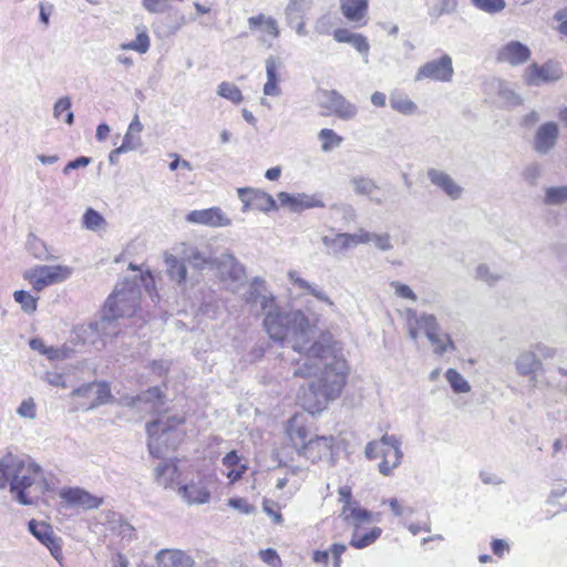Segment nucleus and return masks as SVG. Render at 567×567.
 Listing matches in <instances>:
<instances>
[{"mask_svg":"<svg viewBox=\"0 0 567 567\" xmlns=\"http://www.w3.org/2000/svg\"><path fill=\"white\" fill-rule=\"evenodd\" d=\"M264 327L272 340L287 342L300 354L293 375L317 377L302 396L306 411L316 414L341 393L346 384L347 361L338 353L337 342L330 332L318 334L301 310H284L272 306L266 310Z\"/></svg>","mask_w":567,"mask_h":567,"instance_id":"nucleus-1","label":"nucleus"},{"mask_svg":"<svg viewBox=\"0 0 567 567\" xmlns=\"http://www.w3.org/2000/svg\"><path fill=\"white\" fill-rule=\"evenodd\" d=\"M21 505H33L50 491L45 472L32 457L7 453L0 458V489Z\"/></svg>","mask_w":567,"mask_h":567,"instance_id":"nucleus-2","label":"nucleus"},{"mask_svg":"<svg viewBox=\"0 0 567 567\" xmlns=\"http://www.w3.org/2000/svg\"><path fill=\"white\" fill-rule=\"evenodd\" d=\"M184 423L185 416L181 414H159L150 422L146 426L150 454L155 458H164L169 451L175 450L184 437L185 432L181 429Z\"/></svg>","mask_w":567,"mask_h":567,"instance_id":"nucleus-3","label":"nucleus"},{"mask_svg":"<svg viewBox=\"0 0 567 567\" xmlns=\"http://www.w3.org/2000/svg\"><path fill=\"white\" fill-rule=\"evenodd\" d=\"M141 291L138 287L131 281L117 285L105 303L104 311L110 312L117 318L131 317L140 303Z\"/></svg>","mask_w":567,"mask_h":567,"instance_id":"nucleus-4","label":"nucleus"},{"mask_svg":"<svg viewBox=\"0 0 567 567\" xmlns=\"http://www.w3.org/2000/svg\"><path fill=\"white\" fill-rule=\"evenodd\" d=\"M72 274L66 266H37L24 274V279L29 280L33 289L41 291L45 287L62 282Z\"/></svg>","mask_w":567,"mask_h":567,"instance_id":"nucleus-5","label":"nucleus"},{"mask_svg":"<svg viewBox=\"0 0 567 567\" xmlns=\"http://www.w3.org/2000/svg\"><path fill=\"white\" fill-rule=\"evenodd\" d=\"M220 280L227 289L236 292L246 282L247 276L244 266L230 254H223L215 265Z\"/></svg>","mask_w":567,"mask_h":567,"instance_id":"nucleus-6","label":"nucleus"},{"mask_svg":"<svg viewBox=\"0 0 567 567\" xmlns=\"http://www.w3.org/2000/svg\"><path fill=\"white\" fill-rule=\"evenodd\" d=\"M320 107L326 110L323 115H336L342 121H349L358 114L355 104L347 100L336 90H323L321 92Z\"/></svg>","mask_w":567,"mask_h":567,"instance_id":"nucleus-7","label":"nucleus"},{"mask_svg":"<svg viewBox=\"0 0 567 567\" xmlns=\"http://www.w3.org/2000/svg\"><path fill=\"white\" fill-rule=\"evenodd\" d=\"M454 75L453 61L449 54L427 61L419 68L414 80L416 82L431 80L436 82H450Z\"/></svg>","mask_w":567,"mask_h":567,"instance_id":"nucleus-8","label":"nucleus"},{"mask_svg":"<svg viewBox=\"0 0 567 567\" xmlns=\"http://www.w3.org/2000/svg\"><path fill=\"white\" fill-rule=\"evenodd\" d=\"M380 443L382 461L379 464V472L383 476H390L393 470L400 466L403 458L401 440L395 435L384 434L381 436Z\"/></svg>","mask_w":567,"mask_h":567,"instance_id":"nucleus-9","label":"nucleus"},{"mask_svg":"<svg viewBox=\"0 0 567 567\" xmlns=\"http://www.w3.org/2000/svg\"><path fill=\"white\" fill-rule=\"evenodd\" d=\"M174 250L184 261L198 270L214 266L216 262L208 249H199L192 244L179 243L174 247Z\"/></svg>","mask_w":567,"mask_h":567,"instance_id":"nucleus-10","label":"nucleus"},{"mask_svg":"<svg viewBox=\"0 0 567 567\" xmlns=\"http://www.w3.org/2000/svg\"><path fill=\"white\" fill-rule=\"evenodd\" d=\"M177 493L187 505H203L210 499V491L205 477H198L189 483L179 485Z\"/></svg>","mask_w":567,"mask_h":567,"instance_id":"nucleus-11","label":"nucleus"},{"mask_svg":"<svg viewBox=\"0 0 567 567\" xmlns=\"http://www.w3.org/2000/svg\"><path fill=\"white\" fill-rule=\"evenodd\" d=\"M238 197L244 205V213L249 209L269 212L277 208L276 202L272 198V196L259 189L238 188Z\"/></svg>","mask_w":567,"mask_h":567,"instance_id":"nucleus-12","label":"nucleus"},{"mask_svg":"<svg viewBox=\"0 0 567 567\" xmlns=\"http://www.w3.org/2000/svg\"><path fill=\"white\" fill-rule=\"evenodd\" d=\"M28 530L50 550L56 560L62 557L61 544L49 524L31 519L28 523Z\"/></svg>","mask_w":567,"mask_h":567,"instance_id":"nucleus-13","label":"nucleus"},{"mask_svg":"<svg viewBox=\"0 0 567 567\" xmlns=\"http://www.w3.org/2000/svg\"><path fill=\"white\" fill-rule=\"evenodd\" d=\"M426 177L433 186L441 189L452 200L460 199L464 193V188L442 169L431 167L426 171Z\"/></svg>","mask_w":567,"mask_h":567,"instance_id":"nucleus-14","label":"nucleus"},{"mask_svg":"<svg viewBox=\"0 0 567 567\" xmlns=\"http://www.w3.org/2000/svg\"><path fill=\"white\" fill-rule=\"evenodd\" d=\"M185 219L187 223L208 227H226L231 224V219L219 207L192 210L186 215Z\"/></svg>","mask_w":567,"mask_h":567,"instance_id":"nucleus-15","label":"nucleus"},{"mask_svg":"<svg viewBox=\"0 0 567 567\" xmlns=\"http://www.w3.org/2000/svg\"><path fill=\"white\" fill-rule=\"evenodd\" d=\"M559 127L555 122L542 124L534 136L533 147L536 153L545 155L549 153L557 144Z\"/></svg>","mask_w":567,"mask_h":567,"instance_id":"nucleus-16","label":"nucleus"},{"mask_svg":"<svg viewBox=\"0 0 567 567\" xmlns=\"http://www.w3.org/2000/svg\"><path fill=\"white\" fill-rule=\"evenodd\" d=\"M333 442L334 439L331 435L311 437L303 449L298 450V454L316 463L331 454Z\"/></svg>","mask_w":567,"mask_h":567,"instance_id":"nucleus-17","label":"nucleus"},{"mask_svg":"<svg viewBox=\"0 0 567 567\" xmlns=\"http://www.w3.org/2000/svg\"><path fill=\"white\" fill-rule=\"evenodd\" d=\"M281 68L282 62L274 55L266 59V83L262 86L264 95L272 97H279L282 95V89L280 86L281 78L279 74Z\"/></svg>","mask_w":567,"mask_h":567,"instance_id":"nucleus-18","label":"nucleus"},{"mask_svg":"<svg viewBox=\"0 0 567 567\" xmlns=\"http://www.w3.org/2000/svg\"><path fill=\"white\" fill-rule=\"evenodd\" d=\"M244 300L248 305L259 303L261 309L266 311L275 305V297L267 291L266 282L260 277H255L250 284L247 292L244 295Z\"/></svg>","mask_w":567,"mask_h":567,"instance_id":"nucleus-19","label":"nucleus"},{"mask_svg":"<svg viewBox=\"0 0 567 567\" xmlns=\"http://www.w3.org/2000/svg\"><path fill=\"white\" fill-rule=\"evenodd\" d=\"M71 395L89 399L90 403L84 410H92L107 401L110 388L105 383H87L74 389Z\"/></svg>","mask_w":567,"mask_h":567,"instance_id":"nucleus-20","label":"nucleus"},{"mask_svg":"<svg viewBox=\"0 0 567 567\" xmlns=\"http://www.w3.org/2000/svg\"><path fill=\"white\" fill-rule=\"evenodd\" d=\"M530 50L519 41H509L497 52V60L511 65H520L530 58Z\"/></svg>","mask_w":567,"mask_h":567,"instance_id":"nucleus-21","label":"nucleus"},{"mask_svg":"<svg viewBox=\"0 0 567 567\" xmlns=\"http://www.w3.org/2000/svg\"><path fill=\"white\" fill-rule=\"evenodd\" d=\"M278 200L284 207H289L293 212H299L308 208L324 207V203L316 195L307 194H289L280 192L278 194Z\"/></svg>","mask_w":567,"mask_h":567,"instance_id":"nucleus-22","label":"nucleus"},{"mask_svg":"<svg viewBox=\"0 0 567 567\" xmlns=\"http://www.w3.org/2000/svg\"><path fill=\"white\" fill-rule=\"evenodd\" d=\"M560 75V70L549 64L538 65L534 63L525 70L524 79L529 85H540L542 83L556 81Z\"/></svg>","mask_w":567,"mask_h":567,"instance_id":"nucleus-23","label":"nucleus"},{"mask_svg":"<svg viewBox=\"0 0 567 567\" xmlns=\"http://www.w3.org/2000/svg\"><path fill=\"white\" fill-rule=\"evenodd\" d=\"M516 372L522 377H528L536 382L535 373L543 369V363L536 352L530 348L522 351L515 360Z\"/></svg>","mask_w":567,"mask_h":567,"instance_id":"nucleus-24","label":"nucleus"},{"mask_svg":"<svg viewBox=\"0 0 567 567\" xmlns=\"http://www.w3.org/2000/svg\"><path fill=\"white\" fill-rule=\"evenodd\" d=\"M60 496L70 505L82 506L86 509L97 508L102 504L101 498L79 487L64 489Z\"/></svg>","mask_w":567,"mask_h":567,"instance_id":"nucleus-25","label":"nucleus"},{"mask_svg":"<svg viewBox=\"0 0 567 567\" xmlns=\"http://www.w3.org/2000/svg\"><path fill=\"white\" fill-rule=\"evenodd\" d=\"M155 560L158 567H194V559L181 549H162Z\"/></svg>","mask_w":567,"mask_h":567,"instance_id":"nucleus-26","label":"nucleus"},{"mask_svg":"<svg viewBox=\"0 0 567 567\" xmlns=\"http://www.w3.org/2000/svg\"><path fill=\"white\" fill-rule=\"evenodd\" d=\"M154 477L156 484L164 488H175L179 484L177 465L171 461L159 463L154 468Z\"/></svg>","mask_w":567,"mask_h":567,"instance_id":"nucleus-27","label":"nucleus"},{"mask_svg":"<svg viewBox=\"0 0 567 567\" xmlns=\"http://www.w3.org/2000/svg\"><path fill=\"white\" fill-rule=\"evenodd\" d=\"M368 0H340L342 14L351 22L359 25L367 23Z\"/></svg>","mask_w":567,"mask_h":567,"instance_id":"nucleus-28","label":"nucleus"},{"mask_svg":"<svg viewBox=\"0 0 567 567\" xmlns=\"http://www.w3.org/2000/svg\"><path fill=\"white\" fill-rule=\"evenodd\" d=\"M288 278H289V280L291 281V284L293 286H296L299 289L306 290L308 293L313 296L316 299H318L319 301L324 302L332 310H336V305L330 299V297L321 288H319L318 286H315V285L308 282L307 280L302 279L301 277H299L297 271H295V270L288 271Z\"/></svg>","mask_w":567,"mask_h":567,"instance_id":"nucleus-29","label":"nucleus"},{"mask_svg":"<svg viewBox=\"0 0 567 567\" xmlns=\"http://www.w3.org/2000/svg\"><path fill=\"white\" fill-rule=\"evenodd\" d=\"M405 318H411L414 323L424 331L426 338L433 337L434 331H440V324L434 315L426 312L419 313L412 308L405 310Z\"/></svg>","mask_w":567,"mask_h":567,"instance_id":"nucleus-30","label":"nucleus"},{"mask_svg":"<svg viewBox=\"0 0 567 567\" xmlns=\"http://www.w3.org/2000/svg\"><path fill=\"white\" fill-rule=\"evenodd\" d=\"M105 324H110L107 321H92L87 324H83L79 328L78 336L82 339L83 343L92 346L101 344L105 346L104 339L99 329H103Z\"/></svg>","mask_w":567,"mask_h":567,"instance_id":"nucleus-31","label":"nucleus"},{"mask_svg":"<svg viewBox=\"0 0 567 567\" xmlns=\"http://www.w3.org/2000/svg\"><path fill=\"white\" fill-rule=\"evenodd\" d=\"M142 410L154 413L161 412L165 404V396L158 386H152L138 394Z\"/></svg>","mask_w":567,"mask_h":567,"instance_id":"nucleus-32","label":"nucleus"},{"mask_svg":"<svg viewBox=\"0 0 567 567\" xmlns=\"http://www.w3.org/2000/svg\"><path fill=\"white\" fill-rule=\"evenodd\" d=\"M350 184L352 186V189L355 195L359 196H367L371 200H373L375 204L381 205L382 199L381 198H374L373 194L379 190L378 184L370 177L365 176H353L350 179Z\"/></svg>","mask_w":567,"mask_h":567,"instance_id":"nucleus-33","label":"nucleus"},{"mask_svg":"<svg viewBox=\"0 0 567 567\" xmlns=\"http://www.w3.org/2000/svg\"><path fill=\"white\" fill-rule=\"evenodd\" d=\"M249 30H256L260 28L262 32L267 33L274 39H277L280 34L278 22L272 17H267L264 13L250 17L247 20Z\"/></svg>","mask_w":567,"mask_h":567,"instance_id":"nucleus-34","label":"nucleus"},{"mask_svg":"<svg viewBox=\"0 0 567 567\" xmlns=\"http://www.w3.org/2000/svg\"><path fill=\"white\" fill-rule=\"evenodd\" d=\"M164 262L166 266L167 275L173 281L177 282L178 285H182L186 281V261H184L183 259L179 260L177 256H174L172 254H165Z\"/></svg>","mask_w":567,"mask_h":567,"instance_id":"nucleus-35","label":"nucleus"},{"mask_svg":"<svg viewBox=\"0 0 567 567\" xmlns=\"http://www.w3.org/2000/svg\"><path fill=\"white\" fill-rule=\"evenodd\" d=\"M143 131V124L140 122L138 115L135 114L131 121L127 132L123 138V146H127L128 151L137 150L142 145L141 132Z\"/></svg>","mask_w":567,"mask_h":567,"instance_id":"nucleus-36","label":"nucleus"},{"mask_svg":"<svg viewBox=\"0 0 567 567\" xmlns=\"http://www.w3.org/2000/svg\"><path fill=\"white\" fill-rule=\"evenodd\" d=\"M380 527H373L370 532L361 534L359 528L352 533L350 545L354 548L362 549L373 544L381 535Z\"/></svg>","mask_w":567,"mask_h":567,"instance_id":"nucleus-37","label":"nucleus"},{"mask_svg":"<svg viewBox=\"0 0 567 567\" xmlns=\"http://www.w3.org/2000/svg\"><path fill=\"white\" fill-rule=\"evenodd\" d=\"M311 7V0H289L285 16L287 23L292 27L297 18L303 17Z\"/></svg>","mask_w":567,"mask_h":567,"instance_id":"nucleus-38","label":"nucleus"},{"mask_svg":"<svg viewBox=\"0 0 567 567\" xmlns=\"http://www.w3.org/2000/svg\"><path fill=\"white\" fill-rule=\"evenodd\" d=\"M150 47H151V40H150L147 31L144 27L137 28V35L134 41L121 44L122 50H133L141 54L146 53L148 51Z\"/></svg>","mask_w":567,"mask_h":567,"instance_id":"nucleus-39","label":"nucleus"},{"mask_svg":"<svg viewBox=\"0 0 567 567\" xmlns=\"http://www.w3.org/2000/svg\"><path fill=\"white\" fill-rule=\"evenodd\" d=\"M287 431L289 439L297 451L307 445L308 431L303 425L293 420L290 422Z\"/></svg>","mask_w":567,"mask_h":567,"instance_id":"nucleus-40","label":"nucleus"},{"mask_svg":"<svg viewBox=\"0 0 567 567\" xmlns=\"http://www.w3.org/2000/svg\"><path fill=\"white\" fill-rule=\"evenodd\" d=\"M318 138L321 142V151L324 153H328L333 148L339 147L343 142L342 136L338 135L331 128L320 130V132L318 133Z\"/></svg>","mask_w":567,"mask_h":567,"instance_id":"nucleus-41","label":"nucleus"},{"mask_svg":"<svg viewBox=\"0 0 567 567\" xmlns=\"http://www.w3.org/2000/svg\"><path fill=\"white\" fill-rule=\"evenodd\" d=\"M458 4V0H436L429 9V16L439 19L442 16L453 14L457 11Z\"/></svg>","mask_w":567,"mask_h":567,"instance_id":"nucleus-42","label":"nucleus"},{"mask_svg":"<svg viewBox=\"0 0 567 567\" xmlns=\"http://www.w3.org/2000/svg\"><path fill=\"white\" fill-rule=\"evenodd\" d=\"M567 203V185L547 187L545 189L544 204L558 206Z\"/></svg>","mask_w":567,"mask_h":567,"instance_id":"nucleus-43","label":"nucleus"},{"mask_svg":"<svg viewBox=\"0 0 567 567\" xmlns=\"http://www.w3.org/2000/svg\"><path fill=\"white\" fill-rule=\"evenodd\" d=\"M321 241L328 248V254L330 255L337 256L348 250L346 235L343 233H339L333 237L323 236Z\"/></svg>","mask_w":567,"mask_h":567,"instance_id":"nucleus-44","label":"nucleus"},{"mask_svg":"<svg viewBox=\"0 0 567 567\" xmlns=\"http://www.w3.org/2000/svg\"><path fill=\"white\" fill-rule=\"evenodd\" d=\"M391 107L404 115H412L416 112V104L404 95H391L390 97Z\"/></svg>","mask_w":567,"mask_h":567,"instance_id":"nucleus-45","label":"nucleus"},{"mask_svg":"<svg viewBox=\"0 0 567 567\" xmlns=\"http://www.w3.org/2000/svg\"><path fill=\"white\" fill-rule=\"evenodd\" d=\"M217 94L235 104H239L244 100L239 87L236 84L226 81L218 85Z\"/></svg>","mask_w":567,"mask_h":567,"instance_id":"nucleus-46","label":"nucleus"},{"mask_svg":"<svg viewBox=\"0 0 567 567\" xmlns=\"http://www.w3.org/2000/svg\"><path fill=\"white\" fill-rule=\"evenodd\" d=\"M445 377L455 393H467L471 391L468 382L455 369H449Z\"/></svg>","mask_w":567,"mask_h":567,"instance_id":"nucleus-47","label":"nucleus"},{"mask_svg":"<svg viewBox=\"0 0 567 567\" xmlns=\"http://www.w3.org/2000/svg\"><path fill=\"white\" fill-rule=\"evenodd\" d=\"M427 339L434 346V351L437 354H443L447 350H455L454 342L447 333L440 334L439 331H434L433 337Z\"/></svg>","mask_w":567,"mask_h":567,"instance_id":"nucleus-48","label":"nucleus"},{"mask_svg":"<svg viewBox=\"0 0 567 567\" xmlns=\"http://www.w3.org/2000/svg\"><path fill=\"white\" fill-rule=\"evenodd\" d=\"M105 313L103 317H101L97 321H107L110 324H105L103 329H99L101 331V334L104 339V342L106 343L107 339H112L116 337L120 332L117 317L111 315L107 311H104Z\"/></svg>","mask_w":567,"mask_h":567,"instance_id":"nucleus-49","label":"nucleus"},{"mask_svg":"<svg viewBox=\"0 0 567 567\" xmlns=\"http://www.w3.org/2000/svg\"><path fill=\"white\" fill-rule=\"evenodd\" d=\"M471 3L478 10L495 14L503 11L506 7L505 0H470Z\"/></svg>","mask_w":567,"mask_h":567,"instance_id":"nucleus-50","label":"nucleus"},{"mask_svg":"<svg viewBox=\"0 0 567 567\" xmlns=\"http://www.w3.org/2000/svg\"><path fill=\"white\" fill-rule=\"evenodd\" d=\"M16 302L21 306L24 312L31 313L37 310V298L24 290H17L13 293Z\"/></svg>","mask_w":567,"mask_h":567,"instance_id":"nucleus-51","label":"nucleus"},{"mask_svg":"<svg viewBox=\"0 0 567 567\" xmlns=\"http://www.w3.org/2000/svg\"><path fill=\"white\" fill-rule=\"evenodd\" d=\"M369 243H372L374 247L384 252L393 249L392 237L389 233H371L369 231Z\"/></svg>","mask_w":567,"mask_h":567,"instance_id":"nucleus-52","label":"nucleus"},{"mask_svg":"<svg viewBox=\"0 0 567 567\" xmlns=\"http://www.w3.org/2000/svg\"><path fill=\"white\" fill-rule=\"evenodd\" d=\"M347 519H352V522L355 525V528L360 527V524L362 523H369L372 518V513L369 512L365 508H362L360 506H352L347 514H343Z\"/></svg>","mask_w":567,"mask_h":567,"instance_id":"nucleus-53","label":"nucleus"},{"mask_svg":"<svg viewBox=\"0 0 567 567\" xmlns=\"http://www.w3.org/2000/svg\"><path fill=\"white\" fill-rule=\"evenodd\" d=\"M475 278L492 286L501 279V276L493 272L487 265L481 264L475 269Z\"/></svg>","mask_w":567,"mask_h":567,"instance_id":"nucleus-54","label":"nucleus"},{"mask_svg":"<svg viewBox=\"0 0 567 567\" xmlns=\"http://www.w3.org/2000/svg\"><path fill=\"white\" fill-rule=\"evenodd\" d=\"M29 249L33 254V256L38 259L49 260L51 256L48 254L47 247L42 240L39 238L31 236L29 239Z\"/></svg>","mask_w":567,"mask_h":567,"instance_id":"nucleus-55","label":"nucleus"},{"mask_svg":"<svg viewBox=\"0 0 567 567\" xmlns=\"http://www.w3.org/2000/svg\"><path fill=\"white\" fill-rule=\"evenodd\" d=\"M104 223V218L93 208H87L83 215V226L87 229L95 230Z\"/></svg>","mask_w":567,"mask_h":567,"instance_id":"nucleus-56","label":"nucleus"},{"mask_svg":"<svg viewBox=\"0 0 567 567\" xmlns=\"http://www.w3.org/2000/svg\"><path fill=\"white\" fill-rule=\"evenodd\" d=\"M17 413L21 417L34 420L37 416V406L34 400L32 398L23 400L17 409Z\"/></svg>","mask_w":567,"mask_h":567,"instance_id":"nucleus-57","label":"nucleus"},{"mask_svg":"<svg viewBox=\"0 0 567 567\" xmlns=\"http://www.w3.org/2000/svg\"><path fill=\"white\" fill-rule=\"evenodd\" d=\"M390 286L394 289V293L403 299H409L411 301H416L417 297L414 291L410 288V286L402 284L400 281H392Z\"/></svg>","mask_w":567,"mask_h":567,"instance_id":"nucleus-58","label":"nucleus"},{"mask_svg":"<svg viewBox=\"0 0 567 567\" xmlns=\"http://www.w3.org/2000/svg\"><path fill=\"white\" fill-rule=\"evenodd\" d=\"M349 44H351L358 52H360L363 55L364 61L368 62L370 44L364 35L355 33V35L350 40Z\"/></svg>","mask_w":567,"mask_h":567,"instance_id":"nucleus-59","label":"nucleus"},{"mask_svg":"<svg viewBox=\"0 0 567 567\" xmlns=\"http://www.w3.org/2000/svg\"><path fill=\"white\" fill-rule=\"evenodd\" d=\"M343 234L346 235V241L348 245V249L354 245L369 244V231L368 230L359 229V231L354 233V234H348V233H343Z\"/></svg>","mask_w":567,"mask_h":567,"instance_id":"nucleus-60","label":"nucleus"},{"mask_svg":"<svg viewBox=\"0 0 567 567\" xmlns=\"http://www.w3.org/2000/svg\"><path fill=\"white\" fill-rule=\"evenodd\" d=\"M259 557L264 563L272 567H276L280 563L277 551L272 548L261 549L259 551Z\"/></svg>","mask_w":567,"mask_h":567,"instance_id":"nucleus-61","label":"nucleus"},{"mask_svg":"<svg viewBox=\"0 0 567 567\" xmlns=\"http://www.w3.org/2000/svg\"><path fill=\"white\" fill-rule=\"evenodd\" d=\"M524 179L530 184L534 185L538 177L540 176V167L538 164H530L528 165L524 172H523Z\"/></svg>","mask_w":567,"mask_h":567,"instance_id":"nucleus-62","label":"nucleus"},{"mask_svg":"<svg viewBox=\"0 0 567 567\" xmlns=\"http://www.w3.org/2000/svg\"><path fill=\"white\" fill-rule=\"evenodd\" d=\"M332 28L331 18L329 16H322L315 22V30L319 34H328Z\"/></svg>","mask_w":567,"mask_h":567,"instance_id":"nucleus-63","label":"nucleus"},{"mask_svg":"<svg viewBox=\"0 0 567 567\" xmlns=\"http://www.w3.org/2000/svg\"><path fill=\"white\" fill-rule=\"evenodd\" d=\"M380 440L370 441L364 447V455L368 460H375L380 456Z\"/></svg>","mask_w":567,"mask_h":567,"instance_id":"nucleus-64","label":"nucleus"}]
</instances>
